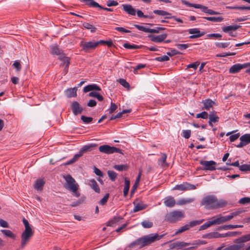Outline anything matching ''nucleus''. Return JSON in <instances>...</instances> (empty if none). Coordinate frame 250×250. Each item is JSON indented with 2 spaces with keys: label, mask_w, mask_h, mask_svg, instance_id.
Returning a JSON list of instances; mask_svg holds the SVG:
<instances>
[{
  "label": "nucleus",
  "mask_w": 250,
  "mask_h": 250,
  "mask_svg": "<svg viewBox=\"0 0 250 250\" xmlns=\"http://www.w3.org/2000/svg\"><path fill=\"white\" fill-rule=\"evenodd\" d=\"M202 103L204 105L203 108L207 110H209L215 104V102L210 99L203 100L202 101Z\"/></svg>",
  "instance_id": "nucleus-28"
},
{
  "label": "nucleus",
  "mask_w": 250,
  "mask_h": 250,
  "mask_svg": "<svg viewBox=\"0 0 250 250\" xmlns=\"http://www.w3.org/2000/svg\"><path fill=\"white\" fill-rule=\"evenodd\" d=\"M63 178L66 182L65 188L73 192L74 196L79 197L80 196V193L78 191L79 185L76 182L75 179L70 175L64 176Z\"/></svg>",
  "instance_id": "nucleus-4"
},
{
  "label": "nucleus",
  "mask_w": 250,
  "mask_h": 250,
  "mask_svg": "<svg viewBox=\"0 0 250 250\" xmlns=\"http://www.w3.org/2000/svg\"><path fill=\"white\" fill-rule=\"evenodd\" d=\"M81 119L83 121V122L85 124H89L93 120V118L92 117H86L83 115L81 116Z\"/></svg>",
  "instance_id": "nucleus-51"
},
{
  "label": "nucleus",
  "mask_w": 250,
  "mask_h": 250,
  "mask_svg": "<svg viewBox=\"0 0 250 250\" xmlns=\"http://www.w3.org/2000/svg\"><path fill=\"white\" fill-rule=\"evenodd\" d=\"M13 66L17 69L18 71H20L21 69V64L18 61H16L13 64Z\"/></svg>",
  "instance_id": "nucleus-64"
},
{
  "label": "nucleus",
  "mask_w": 250,
  "mask_h": 250,
  "mask_svg": "<svg viewBox=\"0 0 250 250\" xmlns=\"http://www.w3.org/2000/svg\"><path fill=\"white\" fill-rule=\"evenodd\" d=\"M227 202L224 200H218L214 195H209L205 196L202 199L201 205H204L206 208L208 209H216L226 206Z\"/></svg>",
  "instance_id": "nucleus-2"
},
{
  "label": "nucleus",
  "mask_w": 250,
  "mask_h": 250,
  "mask_svg": "<svg viewBox=\"0 0 250 250\" xmlns=\"http://www.w3.org/2000/svg\"><path fill=\"white\" fill-rule=\"evenodd\" d=\"M243 227V225H224L222 226L219 227L218 228V230H222V229H236L238 228H242Z\"/></svg>",
  "instance_id": "nucleus-33"
},
{
  "label": "nucleus",
  "mask_w": 250,
  "mask_h": 250,
  "mask_svg": "<svg viewBox=\"0 0 250 250\" xmlns=\"http://www.w3.org/2000/svg\"><path fill=\"white\" fill-rule=\"evenodd\" d=\"M240 27V26L238 25H232L228 26H224L222 28V30L225 33H229V35L234 37L231 31L237 30Z\"/></svg>",
  "instance_id": "nucleus-21"
},
{
  "label": "nucleus",
  "mask_w": 250,
  "mask_h": 250,
  "mask_svg": "<svg viewBox=\"0 0 250 250\" xmlns=\"http://www.w3.org/2000/svg\"><path fill=\"white\" fill-rule=\"evenodd\" d=\"M240 142L236 147L241 148L250 143V134H245L240 138Z\"/></svg>",
  "instance_id": "nucleus-15"
},
{
  "label": "nucleus",
  "mask_w": 250,
  "mask_h": 250,
  "mask_svg": "<svg viewBox=\"0 0 250 250\" xmlns=\"http://www.w3.org/2000/svg\"><path fill=\"white\" fill-rule=\"evenodd\" d=\"M191 134L190 130H183L182 131V136L186 139H188Z\"/></svg>",
  "instance_id": "nucleus-56"
},
{
  "label": "nucleus",
  "mask_w": 250,
  "mask_h": 250,
  "mask_svg": "<svg viewBox=\"0 0 250 250\" xmlns=\"http://www.w3.org/2000/svg\"><path fill=\"white\" fill-rule=\"evenodd\" d=\"M163 237V235H159L157 233L145 235L132 242L127 247L129 249V250L140 249L160 240Z\"/></svg>",
  "instance_id": "nucleus-1"
},
{
  "label": "nucleus",
  "mask_w": 250,
  "mask_h": 250,
  "mask_svg": "<svg viewBox=\"0 0 250 250\" xmlns=\"http://www.w3.org/2000/svg\"><path fill=\"white\" fill-rule=\"evenodd\" d=\"M80 46L85 52H90L99 45V41L81 42Z\"/></svg>",
  "instance_id": "nucleus-6"
},
{
  "label": "nucleus",
  "mask_w": 250,
  "mask_h": 250,
  "mask_svg": "<svg viewBox=\"0 0 250 250\" xmlns=\"http://www.w3.org/2000/svg\"><path fill=\"white\" fill-rule=\"evenodd\" d=\"M212 225V223L211 222V220H210V221H208L207 222L204 224L203 225L201 226L199 228V230L206 229Z\"/></svg>",
  "instance_id": "nucleus-48"
},
{
  "label": "nucleus",
  "mask_w": 250,
  "mask_h": 250,
  "mask_svg": "<svg viewBox=\"0 0 250 250\" xmlns=\"http://www.w3.org/2000/svg\"><path fill=\"white\" fill-rule=\"evenodd\" d=\"M195 8L201 9L202 10V11L205 13L209 14V15H220V13L218 12H216L213 11L211 9H208V7L202 5L201 4H197L196 6H195Z\"/></svg>",
  "instance_id": "nucleus-19"
},
{
  "label": "nucleus",
  "mask_w": 250,
  "mask_h": 250,
  "mask_svg": "<svg viewBox=\"0 0 250 250\" xmlns=\"http://www.w3.org/2000/svg\"><path fill=\"white\" fill-rule=\"evenodd\" d=\"M123 46L126 48L129 49H139L141 48V46H138L136 44H130L129 43H125L123 44Z\"/></svg>",
  "instance_id": "nucleus-44"
},
{
  "label": "nucleus",
  "mask_w": 250,
  "mask_h": 250,
  "mask_svg": "<svg viewBox=\"0 0 250 250\" xmlns=\"http://www.w3.org/2000/svg\"><path fill=\"white\" fill-rule=\"evenodd\" d=\"M240 239V237L235 239L234 241V243H236V244L231 245L228 247H227L224 249H222V250H239L243 248L244 247V243L245 242H240L238 239Z\"/></svg>",
  "instance_id": "nucleus-16"
},
{
  "label": "nucleus",
  "mask_w": 250,
  "mask_h": 250,
  "mask_svg": "<svg viewBox=\"0 0 250 250\" xmlns=\"http://www.w3.org/2000/svg\"><path fill=\"white\" fill-rule=\"evenodd\" d=\"M123 219V218L121 216H116L112 220L107 222V226L113 227L116 224L120 222Z\"/></svg>",
  "instance_id": "nucleus-31"
},
{
  "label": "nucleus",
  "mask_w": 250,
  "mask_h": 250,
  "mask_svg": "<svg viewBox=\"0 0 250 250\" xmlns=\"http://www.w3.org/2000/svg\"><path fill=\"white\" fill-rule=\"evenodd\" d=\"M155 60L158 62H163L168 61L169 60V58L167 56L164 55V56H160V57H158L156 58L155 59Z\"/></svg>",
  "instance_id": "nucleus-55"
},
{
  "label": "nucleus",
  "mask_w": 250,
  "mask_h": 250,
  "mask_svg": "<svg viewBox=\"0 0 250 250\" xmlns=\"http://www.w3.org/2000/svg\"><path fill=\"white\" fill-rule=\"evenodd\" d=\"M164 203L166 207L172 208L175 205V200L172 196H167L164 199Z\"/></svg>",
  "instance_id": "nucleus-25"
},
{
  "label": "nucleus",
  "mask_w": 250,
  "mask_h": 250,
  "mask_svg": "<svg viewBox=\"0 0 250 250\" xmlns=\"http://www.w3.org/2000/svg\"><path fill=\"white\" fill-rule=\"evenodd\" d=\"M117 109V105L111 102V104H110V108L108 109V111H109V114H112L113 113L116 109Z\"/></svg>",
  "instance_id": "nucleus-57"
},
{
  "label": "nucleus",
  "mask_w": 250,
  "mask_h": 250,
  "mask_svg": "<svg viewBox=\"0 0 250 250\" xmlns=\"http://www.w3.org/2000/svg\"><path fill=\"white\" fill-rule=\"evenodd\" d=\"M215 45L219 48H225L229 45V42H216Z\"/></svg>",
  "instance_id": "nucleus-59"
},
{
  "label": "nucleus",
  "mask_w": 250,
  "mask_h": 250,
  "mask_svg": "<svg viewBox=\"0 0 250 250\" xmlns=\"http://www.w3.org/2000/svg\"><path fill=\"white\" fill-rule=\"evenodd\" d=\"M238 240L240 242H247L250 241V234L242 236Z\"/></svg>",
  "instance_id": "nucleus-50"
},
{
  "label": "nucleus",
  "mask_w": 250,
  "mask_h": 250,
  "mask_svg": "<svg viewBox=\"0 0 250 250\" xmlns=\"http://www.w3.org/2000/svg\"><path fill=\"white\" fill-rule=\"evenodd\" d=\"M148 37L150 39L152 42L159 43L162 42L166 39L167 37V34H164L158 36L149 35Z\"/></svg>",
  "instance_id": "nucleus-20"
},
{
  "label": "nucleus",
  "mask_w": 250,
  "mask_h": 250,
  "mask_svg": "<svg viewBox=\"0 0 250 250\" xmlns=\"http://www.w3.org/2000/svg\"><path fill=\"white\" fill-rule=\"evenodd\" d=\"M123 10L128 14L131 16H135L136 13V10L131 5L123 4Z\"/></svg>",
  "instance_id": "nucleus-23"
},
{
  "label": "nucleus",
  "mask_w": 250,
  "mask_h": 250,
  "mask_svg": "<svg viewBox=\"0 0 250 250\" xmlns=\"http://www.w3.org/2000/svg\"><path fill=\"white\" fill-rule=\"evenodd\" d=\"M153 12L155 14L163 16L171 15V13L162 10H155L153 11Z\"/></svg>",
  "instance_id": "nucleus-46"
},
{
  "label": "nucleus",
  "mask_w": 250,
  "mask_h": 250,
  "mask_svg": "<svg viewBox=\"0 0 250 250\" xmlns=\"http://www.w3.org/2000/svg\"><path fill=\"white\" fill-rule=\"evenodd\" d=\"M99 151L103 153L109 154L114 153H119L123 154V150L114 146H111L107 145L101 146L99 147Z\"/></svg>",
  "instance_id": "nucleus-7"
},
{
  "label": "nucleus",
  "mask_w": 250,
  "mask_h": 250,
  "mask_svg": "<svg viewBox=\"0 0 250 250\" xmlns=\"http://www.w3.org/2000/svg\"><path fill=\"white\" fill-rule=\"evenodd\" d=\"M59 59L62 61L63 64L65 65L64 71L65 74L68 71V68L70 63L69 59V58L65 57L64 54L59 57Z\"/></svg>",
  "instance_id": "nucleus-26"
},
{
  "label": "nucleus",
  "mask_w": 250,
  "mask_h": 250,
  "mask_svg": "<svg viewBox=\"0 0 250 250\" xmlns=\"http://www.w3.org/2000/svg\"><path fill=\"white\" fill-rule=\"evenodd\" d=\"M96 146L95 145H88L83 146L80 150L78 153L76 154L74 157V160L75 159L76 161L78 160V159L81 157L84 153L90 151L92 147Z\"/></svg>",
  "instance_id": "nucleus-14"
},
{
  "label": "nucleus",
  "mask_w": 250,
  "mask_h": 250,
  "mask_svg": "<svg viewBox=\"0 0 250 250\" xmlns=\"http://www.w3.org/2000/svg\"><path fill=\"white\" fill-rule=\"evenodd\" d=\"M189 34H192L189 37L190 39H193L203 36L205 35L204 32H200L198 28H191L188 30Z\"/></svg>",
  "instance_id": "nucleus-17"
},
{
  "label": "nucleus",
  "mask_w": 250,
  "mask_h": 250,
  "mask_svg": "<svg viewBox=\"0 0 250 250\" xmlns=\"http://www.w3.org/2000/svg\"><path fill=\"white\" fill-rule=\"evenodd\" d=\"M118 81L124 87L127 88H129L130 87L129 84L125 80L123 79H120L119 80H118Z\"/></svg>",
  "instance_id": "nucleus-53"
},
{
  "label": "nucleus",
  "mask_w": 250,
  "mask_h": 250,
  "mask_svg": "<svg viewBox=\"0 0 250 250\" xmlns=\"http://www.w3.org/2000/svg\"><path fill=\"white\" fill-rule=\"evenodd\" d=\"M134 26L138 30L140 31H142L146 33H159L160 30H164L165 28L164 27H157L155 29H151L149 28H146L144 26L138 25V24H134Z\"/></svg>",
  "instance_id": "nucleus-10"
},
{
  "label": "nucleus",
  "mask_w": 250,
  "mask_h": 250,
  "mask_svg": "<svg viewBox=\"0 0 250 250\" xmlns=\"http://www.w3.org/2000/svg\"><path fill=\"white\" fill-rule=\"evenodd\" d=\"M200 164L202 166L199 169L204 171H214L216 168L217 163L214 161H203L201 160L199 162Z\"/></svg>",
  "instance_id": "nucleus-8"
},
{
  "label": "nucleus",
  "mask_w": 250,
  "mask_h": 250,
  "mask_svg": "<svg viewBox=\"0 0 250 250\" xmlns=\"http://www.w3.org/2000/svg\"><path fill=\"white\" fill-rule=\"evenodd\" d=\"M45 184V182L42 179H38L36 181L34 188L35 189L38 190H41L42 189V187Z\"/></svg>",
  "instance_id": "nucleus-34"
},
{
  "label": "nucleus",
  "mask_w": 250,
  "mask_h": 250,
  "mask_svg": "<svg viewBox=\"0 0 250 250\" xmlns=\"http://www.w3.org/2000/svg\"><path fill=\"white\" fill-rule=\"evenodd\" d=\"M134 208H133V212H136L139 211L143 210L147 207V205L142 203H134Z\"/></svg>",
  "instance_id": "nucleus-32"
},
{
  "label": "nucleus",
  "mask_w": 250,
  "mask_h": 250,
  "mask_svg": "<svg viewBox=\"0 0 250 250\" xmlns=\"http://www.w3.org/2000/svg\"><path fill=\"white\" fill-rule=\"evenodd\" d=\"M88 96L90 97H94L97 99L99 101H103L104 100L103 97L99 93L96 91H91L88 94Z\"/></svg>",
  "instance_id": "nucleus-38"
},
{
  "label": "nucleus",
  "mask_w": 250,
  "mask_h": 250,
  "mask_svg": "<svg viewBox=\"0 0 250 250\" xmlns=\"http://www.w3.org/2000/svg\"><path fill=\"white\" fill-rule=\"evenodd\" d=\"M101 91V88L96 84H89L83 88V91L84 93H87L91 91Z\"/></svg>",
  "instance_id": "nucleus-24"
},
{
  "label": "nucleus",
  "mask_w": 250,
  "mask_h": 250,
  "mask_svg": "<svg viewBox=\"0 0 250 250\" xmlns=\"http://www.w3.org/2000/svg\"><path fill=\"white\" fill-rule=\"evenodd\" d=\"M81 2H85L87 5L93 7H98L107 11H113V9L109 8L103 7L94 0H79Z\"/></svg>",
  "instance_id": "nucleus-13"
},
{
  "label": "nucleus",
  "mask_w": 250,
  "mask_h": 250,
  "mask_svg": "<svg viewBox=\"0 0 250 250\" xmlns=\"http://www.w3.org/2000/svg\"><path fill=\"white\" fill-rule=\"evenodd\" d=\"M184 217L183 212L179 210H174L167 213L165 217V220L170 223H175L181 220Z\"/></svg>",
  "instance_id": "nucleus-5"
},
{
  "label": "nucleus",
  "mask_w": 250,
  "mask_h": 250,
  "mask_svg": "<svg viewBox=\"0 0 250 250\" xmlns=\"http://www.w3.org/2000/svg\"><path fill=\"white\" fill-rule=\"evenodd\" d=\"M50 52L51 54L53 55H58L59 57L64 54L62 50L56 44L50 46Z\"/></svg>",
  "instance_id": "nucleus-22"
},
{
  "label": "nucleus",
  "mask_w": 250,
  "mask_h": 250,
  "mask_svg": "<svg viewBox=\"0 0 250 250\" xmlns=\"http://www.w3.org/2000/svg\"><path fill=\"white\" fill-rule=\"evenodd\" d=\"M1 232L7 237H10L13 239L15 238V235L10 230L8 229H2Z\"/></svg>",
  "instance_id": "nucleus-42"
},
{
  "label": "nucleus",
  "mask_w": 250,
  "mask_h": 250,
  "mask_svg": "<svg viewBox=\"0 0 250 250\" xmlns=\"http://www.w3.org/2000/svg\"><path fill=\"white\" fill-rule=\"evenodd\" d=\"M99 45L100 44H105L107 45L108 47H110L113 45V42L111 40H110L107 41H105L104 40H100L99 41Z\"/></svg>",
  "instance_id": "nucleus-52"
},
{
  "label": "nucleus",
  "mask_w": 250,
  "mask_h": 250,
  "mask_svg": "<svg viewBox=\"0 0 250 250\" xmlns=\"http://www.w3.org/2000/svg\"><path fill=\"white\" fill-rule=\"evenodd\" d=\"M189 229V226L188 225V224H186L182 227H181L180 228L178 229L175 232L174 235H176L179 234H180L186 230H188Z\"/></svg>",
  "instance_id": "nucleus-41"
},
{
  "label": "nucleus",
  "mask_w": 250,
  "mask_h": 250,
  "mask_svg": "<svg viewBox=\"0 0 250 250\" xmlns=\"http://www.w3.org/2000/svg\"><path fill=\"white\" fill-rule=\"evenodd\" d=\"M204 19L213 22H219L224 20V18L222 17H203Z\"/></svg>",
  "instance_id": "nucleus-39"
},
{
  "label": "nucleus",
  "mask_w": 250,
  "mask_h": 250,
  "mask_svg": "<svg viewBox=\"0 0 250 250\" xmlns=\"http://www.w3.org/2000/svg\"><path fill=\"white\" fill-rule=\"evenodd\" d=\"M240 234H241V232L240 231H229L224 234H218L217 237H234Z\"/></svg>",
  "instance_id": "nucleus-29"
},
{
  "label": "nucleus",
  "mask_w": 250,
  "mask_h": 250,
  "mask_svg": "<svg viewBox=\"0 0 250 250\" xmlns=\"http://www.w3.org/2000/svg\"><path fill=\"white\" fill-rule=\"evenodd\" d=\"M190 245V243H186L184 242H177V247L178 249H181L183 247H185L188 246Z\"/></svg>",
  "instance_id": "nucleus-61"
},
{
  "label": "nucleus",
  "mask_w": 250,
  "mask_h": 250,
  "mask_svg": "<svg viewBox=\"0 0 250 250\" xmlns=\"http://www.w3.org/2000/svg\"><path fill=\"white\" fill-rule=\"evenodd\" d=\"M213 225H220L225 222L229 221V219L227 216H222L221 214L213 216L211 219Z\"/></svg>",
  "instance_id": "nucleus-9"
},
{
  "label": "nucleus",
  "mask_w": 250,
  "mask_h": 250,
  "mask_svg": "<svg viewBox=\"0 0 250 250\" xmlns=\"http://www.w3.org/2000/svg\"><path fill=\"white\" fill-rule=\"evenodd\" d=\"M130 187V181L127 178H125V187L124 189V196L125 197L128 194V192L129 191Z\"/></svg>",
  "instance_id": "nucleus-36"
},
{
  "label": "nucleus",
  "mask_w": 250,
  "mask_h": 250,
  "mask_svg": "<svg viewBox=\"0 0 250 250\" xmlns=\"http://www.w3.org/2000/svg\"><path fill=\"white\" fill-rule=\"evenodd\" d=\"M250 202V198L249 197H244L240 199L239 203L240 204L245 205Z\"/></svg>",
  "instance_id": "nucleus-62"
},
{
  "label": "nucleus",
  "mask_w": 250,
  "mask_h": 250,
  "mask_svg": "<svg viewBox=\"0 0 250 250\" xmlns=\"http://www.w3.org/2000/svg\"><path fill=\"white\" fill-rule=\"evenodd\" d=\"M22 222L24 225L25 229L21 235V247L23 248L33 236L34 231L32 229L28 221L26 219L23 218Z\"/></svg>",
  "instance_id": "nucleus-3"
},
{
  "label": "nucleus",
  "mask_w": 250,
  "mask_h": 250,
  "mask_svg": "<svg viewBox=\"0 0 250 250\" xmlns=\"http://www.w3.org/2000/svg\"><path fill=\"white\" fill-rule=\"evenodd\" d=\"M109 196V193H106L105 196L99 201V204L101 205H105L108 200Z\"/></svg>",
  "instance_id": "nucleus-60"
},
{
  "label": "nucleus",
  "mask_w": 250,
  "mask_h": 250,
  "mask_svg": "<svg viewBox=\"0 0 250 250\" xmlns=\"http://www.w3.org/2000/svg\"><path fill=\"white\" fill-rule=\"evenodd\" d=\"M83 26L86 29L90 30L91 32L94 33L96 30V28L88 22H84Z\"/></svg>",
  "instance_id": "nucleus-43"
},
{
  "label": "nucleus",
  "mask_w": 250,
  "mask_h": 250,
  "mask_svg": "<svg viewBox=\"0 0 250 250\" xmlns=\"http://www.w3.org/2000/svg\"><path fill=\"white\" fill-rule=\"evenodd\" d=\"M107 174L110 179L112 181H114L117 178V174L114 171L108 170L107 171Z\"/></svg>",
  "instance_id": "nucleus-47"
},
{
  "label": "nucleus",
  "mask_w": 250,
  "mask_h": 250,
  "mask_svg": "<svg viewBox=\"0 0 250 250\" xmlns=\"http://www.w3.org/2000/svg\"><path fill=\"white\" fill-rule=\"evenodd\" d=\"M208 114L206 111H203L200 113L197 114L196 116V118H201L204 119H206L208 118Z\"/></svg>",
  "instance_id": "nucleus-54"
},
{
  "label": "nucleus",
  "mask_w": 250,
  "mask_h": 250,
  "mask_svg": "<svg viewBox=\"0 0 250 250\" xmlns=\"http://www.w3.org/2000/svg\"><path fill=\"white\" fill-rule=\"evenodd\" d=\"M71 108L75 115L82 113L83 111V108L80 105L79 103L76 101L73 102L72 103Z\"/></svg>",
  "instance_id": "nucleus-18"
},
{
  "label": "nucleus",
  "mask_w": 250,
  "mask_h": 250,
  "mask_svg": "<svg viewBox=\"0 0 250 250\" xmlns=\"http://www.w3.org/2000/svg\"><path fill=\"white\" fill-rule=\"evenodd\" d=\"M196 187L195 185L188 183H184L180 185H177L175 186L173 190H189L191 189H195Z\"/></svg>",
  "instance_id": "nucleus-11"
},
{
  "label": "nucleus",
  "mask_w": 250,
  "mask_h": 250,
  "mask_svg": "<svg viewBox=\"0 0 250 250\" xmlns=\"http://www.w3.org/2000/svg\"><path fill=\"white\" fill-rule=\"evenodd\" d=\"M249 63H236L233 65L229 69V72L231 74H235L239 72L241 69L250 67Z\"/></svg>",
  "instance_id": "nucleus-12"
},
{
  "label": "nucleus",
  "mask_w": 250,
  "mask_h": 250,
  "mask_svg": "<svg viewBox=\"0 0 250 250\" xmlns=\"http://www.w3.org/2000/svg\"><path fill=\"white\" fill-rule=\"evenodd\" d=\"M167 158V156L166 154H162L161 157L159 158L158 160V163L159 165L162 167H164L165 165H166V166H168V165L166 162Z\"/></svg>",
  "instance_id": "nucleus-37"
},
{
  "label": "nucleus",
  "mask_w": 250,
  "mask_h": 250,
  "mask_svg": "<svg viewBox=\"0 0 250 250\" xmlns=\"http://www.w3.org/2000/svg\"><path fill=\"white\" fill-rule=\"evenodd\" d=\"M76 87L69 88L67 89L65 91V94L68 98L75 97L77 96Z\"/></svg>",
  "instance_id": "nucleus-27"
},
{
  "label": "nucleus",
  "mask_w": 250,
  "mask_h": 250,
  "mask_svg": "<svg viewBox=\"0 0 250 250\" xmlns=\"http://www.w3.org/2000/svg\"><path fill=\"white\" fill-rule=\"evenodd\" d=\"M239 169L241 171L248 172L250 171V165L244 164L239 167Z\"/></svg>",
  "instance_id": "nucleus-49"
},
{
  "label": "nucleus",
  "mask_w": 250,
  "mask_h": 250,
  "mask_svg": "<svg viewBox=\"0 0 250 250\" xmlns=\"http://www.w3.org/2000/svg\"><path fill=\"white\" fill-rule=\"evenodd\" d=\"M89 185L97 193H100V189L99 187L94 179H91L89 181Z\"/></svg>",
  "instance_id": "nucleus-30"
},
{
  "label": "nucleus",
  "mask_w": 250,
  "mask_h": 250,
  "mask_svg": "<svg viewBox=\"0 0 250 250\" xmlns=\"http://www.w3.org/2000/svg\"><path fill=\"white\" fill-rule=\"evenodd\" d=\"M194 198L182 199L177 202V204L179 205H183L187 204L192 203L194 201Z\"/></svg>",
  "instance_id": "nucleus-40"
},
{
  "label": "nucleus",
  "mask_w": 250,
  "mask_h": 250,
  "mask_svg": "<svg viewBox=\"0 0 250 250\" xmlns=\"http://www.w3.org/2000/svg\"><path fill=\"white\" fill-rule=\"evenodd\" d=\"M200 64V62H196L193 63L189 64L187 65V68H192L194 70H196L198 66Z\"/></svg>",
  "instance_id": "nucleus-63"
},
{
  "label": "nucleus",
  "mask_w": 250,
  "mask_h": 250,
  "mask_svg": "<svg viewBox=\"0 0 250 250\" xmlns=\"http://www.w3.org/2000/svg\"><path fill=\"white\" fill-rule=\"evenodd\" d=\"M209 120L213 123H216L219 121V118L216 115V113L215 111L210 112L208 116Z\"/></svg>",
  "instance_id": "nucleus-35"
},
{
  "label": "nucleus",
  "mask_w": 250,
  "mask_h": 250,
  "mask_svg": "<svg viewBox=\"0 0 250 250\" xmlns=\"http://www.w3.org/2000/svg\"><path fill=\"white\" fill-rule=\"evenodd\" d=\"M241 212H242L241 210H237V211H234V212L231 213L230 214V215H228L229 221L231 220L233 217L238 215Z\"/></svg>",
  "instance_id": "nucleus-58"
},
{
  "label": "nucleus",
  "mask_w": 250,
  "mask_h": 250,
  "mask_svg": "<svg viewBox=\"0 0 250 250\" xmlns=\"http://www.w3.org/2000/svg\"><path fill=\"white\" fill-rule=\"evenodd\" d=\"M141 225L144 228L149 229L153 227V224L152 222L148 220H144L142 222Z\"/></svg>",
  "instance_id": "nucleus-45"
}]
</instances>
